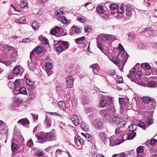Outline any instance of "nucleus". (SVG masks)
<instances>
[{"label": "nucleus", "mask_w": 157, "mask_h": 157, "mask_svg": "<svg viewBox=\"0 0 157 157\" xmlns=\"http://www.w3.org/2000/svg\"><path fill=\"white\" fill-rule=\"evenodd\" d=\"M136 136V133L135 132H132L128 134V137L129 140L133 139L134 137Z\"/></svg>", "instance_id": "42"}, {"label": "nucleus", "mask_w": 157, "mask_h": 157, "mask_svg": "<svg viewBox=\"0 0 157 157\" xmlns=\"http://www.w3.org/2000/svg\"><path fill=\"white\" fill-rule=\"evenodd\" d=\"M17 123L22 125L24 127H27L29 125V121L27 118H25L19 120Z\"/></svg>", "instance_id": "10"}, {"label": "nucleus", "mask_w": 157, "mask_h": 157, "mask_svg": "<svg viewBox=\"0 0 157 157\" xmlns=\"http://www.w3.org/2000/svg\"><path fill=\"white\" fill-rule=\"evenodd\" d=\"M71 120L75 126L78 125L79 123V121L77 116L75 115H73L71 117Z\"/></svg>", "instance_id": "16"}, {"label": "nucleus", "mask_w": 157, "mask_h": 157, "mask_svg": "<svg viewBox=\"0 0 157 157\" xmlns=\"http://www.w3.org/2000/svg\"><path fill=\"white\" fill-rule=\"evenodd\" d=\"M124 136H122L121 137L119 136V138L114 141L113 140L110 139V145L111 146H113L115 145H118L123 142L124 141L127 140V139H124Z\"/></svg>", "instance_id": "6"}, {"label": "nucleus", "mask_w": 157, "mask_h": 157, "mask_svg": "<svg viewBox=\"0 0 157 157\" xmlns=\"http://www.w3.org/2000/svg\"><path fill=\"white\" fill-rule=\"evenodd\" d=\"M72 32H70L69 34L71 35H73L75 34L74 32L77 33H81V29L78 28L75 26H73L72 27Z\"/></svg>", "instance_id": "13"}, {"label": "nucleus", "mask_w": 157, "mask_h": 157, "mask_svg": "<svg viewBox=\"0 0 157 157\" xmlns=\"http://www.w3.org/2000/svg\"><path fill=\"white\" fill-rule=\"evenodd\" d=\"M80 126L82 129L85 131H87L89 130V128L88 125L86 124L85 123L84 121H82L80 124Z\"/></svg>", "instance_id": "30"}, {"label": "nucleus", "mask_w": 157, "mask_h": 157, "mask_svg": "<svg viewBox=\"0 0 157 157\" xmlns=\"http://www.w3.org/2000/svg\"><path fill=\"white\" fill-rule=\"evenodd\" d=\"M87 43V41H85L82 44H80L79 45H78V47L81 48H84L86 47Z\"/></svg>", "instance_id": "51"}, {"label": "nucleus", "mask_w": 157, "mask_h": 157, "mask_svg": "<svg viewBox=\"0 0 157 157\" xmlns=\"http://www.w3.org/2000/svg\"><path fill=\"white\" fill-rule=\"evenodd\" d=\"M124 8L123 6H121L120 8H118L117 10L116 13L117 14L120 13L122 14L124 13ZM116 13V12H115Z\"/></svg>", "instance_id": "40"}, {"label": "nucleus", "mask_w": 157, "mask_h": 157, "mask_svg": "<svg viewBox=\"0 0 157 157\" xmlns=\"http://www.w3.org/2000/svg\"><path fill=\"white\" fill-rule=\"evenodd\" d=\"M128 39L131 42H134L135 40V35L132 33H130L128 36Z\"/></svg>", "instance_id": "39"}, {"label": "nucleus", "mask_w": 157, "mask_h": 157, "mask_svg": "<svg viewBox=\"0 0 157 157\" xmlns=\"http://www.w3.org/2000/svg\"><path fill=\"white\" fill-rule=\"evenodd\" d=\"M0 62L4 64L6 67H7L10 65L11 64V62L7 59H6L5 60L3 59H0Z\"/></svg>", "instance_id": "31"}, {"label": "nucleus", "mask_w": 157, "mask_h": 157, "mask_svg": "<svg viewBox=\"0 0 157 157\" xmlns=\"http://www.w3.org/2000/svg\"><path fill=\"white\" fill-rule=\"evenodd\" d=\"M140 66V64L137 63L135 66L134 67H133L131 70L129 72L131 75H132L134 74L135 73V72H137V71L138 70V67Z\"/></svg>", "instance_id": "26"}, {"label": "nucleus", "mask_w": 157, "mask_h": 157, "mask_svg": "<svg viewBox=\"0 0 157 157\" xmlns=\"http://www.w3.org/2000/svg\"><path fill=\"white\" fill-rule=\"evenodd\" d=\"M144 147L143 146H139L136 149V151L137 154L140 153H142L144 151Z\"/></svg>", "instance_id": "50"}, {"label": "nucleus", "mask_w": 157, "mask_h": 157, "mask_svg": "<svg viewBox=\"0 0 157 157\" xmlns=\"http://www.w3.org/2000/svg\"><path fill=\"white\" fill-rule=\"evenodd\" d=\"M26 83L27 85L30 86H32L34 84V82L30 78H27L26 79Z\"/></svg>", "instance_id": "48"}, {"label": "nucleus", "mask_w": 157, "mask_h": 157, "mask_svg": "<svg viewBox=\"0 0 157 157\" xmlns=\"http://www.w3.org/2000/svg\"><path fill=\"white\" fill-rule=\"evenodd\" d=\"M147 32L148 33V34L150 36L153 35L154 34V30L151 27H150V29H149V30L147 31Z\"/></svg>", "instance_id": "59"}, {"label": "nucleus", "mask_w": 157, "mask_h": 157, "mask_svg": "<svg viewBox=\"0 0 157 157\" xmlns=\"http://www.w3.org/2000/svg\"><path fill=\"white\" fill-rule=\"evenodd\" d=\"M91 26L89 25H86L84 27V31L86 32H90L91 30Z\"/></svg>", "instance_id": "58"}, {"label": "nucleus", "mask_w": 157, "mask_h": 157, "mask_svg": "<svg viewBox=\"0 0 157 157\" xmlns=\"http://www.w3.org/2000/svg\"><path fill=\"white\" fill-rule=\"evenodd\" d=\"M11 148L12 151L16 152L18 149L17 145L16 144L13 143L12 144Z\"/></svg>", "instance_id": "43"}, {"label": "nucleus", "mask_w": 157, "mask_h": 157, "mask_svg": "<svg viewBox=\"0 0 157 157\" xmlns=\"http://www.w3.org/2000/svg\"><path fill=\"white\" fill-rule=\"evenodd\" d=\"M145 121L146 123L148 124L147 126H149V125L151 124L153 122V120L151 118H147V119H145Z\"/></svg>", "instance_id": "55"}, {"label": "nucleus", "mask_w": 157, "mask_h": 157, "mask_svg": "<svg viewBox=\"0 0 157 157\" xmlns=\"http://www.w3.org/2000/svg\"><path fill=\"white\" fill-rule=\"evenodd\" d=\"M48 141H54L56 139V136L55 133L53 132H47Z\"/></svg>", "instance_id": "12"}, {"label": "nucleus", "mask_w": 157, "mask_h": 157, "mask_svg": "<svg viewBox=\"0 0 157 157\" xmlns=\"http://www.w3.org/2000/svg\"><path fill=\"white\" fill-rule=\"evenodd\" d=\"M105 96V99L107 100V101H108V104L109 105H110L113 104L112 101V98L108 96Z\"/></svg>", "instance_id": "46"}, {"label": "nucleus", "mask_w": 157, "mask_h": 157, "mask_svg": "<svg viewBox=\"0 0 157 157\" xmlns=\"http://www.w3.org/2000/svg\"><path fill=\"white\" fill-rule=\"evenodd\" d=\"M124 118H123L122 117L120 118L117 116H115L113 117L112 118V121L114 123L117 124V123H118V122L120 121V119H121V120H123L124 119V120L125 121Z\"/></svg>", "instance_id": "24"}, {"label": "nucleus", "mask_w": 157, "mask_h": 157, "mask_svg": "<svg viewBox=\"0 0 157 157\" xmlns=\"http://www.w3.org/2000/svg\"><path fill=\"white\" fill-rule=\"evenodd\" d=\"M127 154L124 152L121 153L120 154H114L112 157H125L126 155Z\"/></svg>", "instance_id": "45"}, {"label": "nucleus", "mask_w": 157, "mask_h": 157, "mask_svg": "<svg viewBox=\"0 0 157 157\" xmlns=\"http://www.w3.org/2000/svg\"><path fill=\"white\" fill-rule=\"evenodd\" d=\"M32 151L33 152L34 155L38 157H40L43 155V151L37 148L33 147L32 149Z\"/></svg>", "instance_id": "11"}, {"label": "nucleus", "mask_w": 157, "mask_h": 157, "mask_svg": "<svg viewBox=\"0 0 157 157\" xmlns=\"http://www.w3.org/2000/svg\"><path fill=\"white\" fill-rule=\"evenodd\" d=\"M128 56L129 55L124 51L121 53V58L120 59L116 56L112 58H109V59L118 67L121 71H122L124 66L127 60Z\"/></svg>", "instance_id": "1"}, {"label": "nucleus", "mask_w": 157, "mask_h": 157, "mask_svg": "<svg viewBox=\"0 0 157 157\" xmlns=\"http://www.w3.org/2000/svg\"><path fill=\"white\" fill-rule=\"evenodd\" d=\"M57 28L59 29V36H61L67 35V31L66 29H62L59 26L56 27Z\"/></svg>", "instance_id": "19"}, {"label": "nucleus", "mask_w": 157, "mask_h": 157, "mask_svg": "<svg viewBox=\"0 0 157 157\" xmlns=\"http://www.w3.org/2000/svg\"><path fill=\"white\" fill-rule=\"evenodd\" d=\"M155 83L154 81L149 82L148 83V86L149 87H155Z\"/></svg>", "instance_id": "57"}, {"label": "nucleus", "mask_w": 157, "mask_h": 157, "mask_svg": "<svg viewBox=\"0 0 157 157\" xmlns=\"http://www.w3.org/2000/svg\"><path fill=\"white\" fill-rule=\"evenodd\" d=\"M139 69H140L141 70L143 68L144 69H145L147 70H149L151 68L150 65L147 63H142L140 66V65L138 67Z\"/></svg>", "instance_id": "17"}, {"label": "nucleus", "mask_w": 157, "mask_h": 157, "mask_svg": "<svg viewBox=\"0 0 157 157\" xmlns=\"http://www.w3.org/2000/svg\"><path fill=\"white\" fill-rule=\"evenodd\" d=\"M96 10L99 13H102L104 11V10L102 7L101 6H99L97 7L96 8Z\"/></svg>", "instance_id": "47"}, {"label": "nucleus", "mask_w": 157, "mask_h": 157, "mask_svg": "<svg viewBox=\"0 0 157 157\" xmlns=\"http://www.w3.org/2000/svg\"><path fill=\"white\" fill-rule=\"evenodd\" d=\"M99 135L102 139V141L105 143V141L108 139L107 135L103 132H101L99 133Z\"/></svg>", "instance_id": "29"}, {"label": "nucleus", "mask_w": 157, "mask_h": 157, "mask_svg": "<svg viewBox=\"0 0 157 157\" xmlns=\"http://www.w3.org/2000/svg\"><path fill=\"white\" fill-rule=\"evenodd\" d=\"M74 80L72 77L68 75L66 78V85L68 88H71L73 84Z\"/></svg>", "instance_id": "9"}, {"label": "nucleus", "mask_w": 157, "mask_h": 157, "mask_svg": "<svg viewBox=\"0 0 157 157\" xmlns=\"http://www.w3.org/2000/svg\"><path fill=\"white\" fill-rule=\"evenodd\" d=\"M134 12V9L132 6L129 5H127L126 6L125 15L128 19L131 16L132 13Z\"/></svg>", "instance_id": "8"}, {"label": "nucleus", "mask_w": 157, "mask_h": 157, "mask_svg": "<svg viewBox=\"0 0 157 157\" xmlns=\"http://www.w3.org/2000/svg\"><path fill=\"white\" fill-rule=\"evenodd\" d=\"M20 104H21V103L14 102L12 105L10 107V109L13 110L16 109L17 108L19 107Z\"/></svg>", "instance_id": "33"}, {"label": "nucleus", "mask_w": 157, "mask_h": 157, "mask_svg": "<svg viewBox=\"0 0 157 157\" xmlns=\"http://www.w3.org/2000/svg\"><path fill=\"white\" fill-rule=\"evenodd\" d=\"M46 118L44 121V123L47 128H49L51 126L52 119L49 117L46 116Z\"/></svg>", "instance_id": "20"}, {"label": "nucleus", "mask_w": 157, "mask_h": 157, "mask_svg": "<svg viewBox=\"0 0 157 157\" xmlns=\"http://www.w3.org/2000/svg\"><path fill=\"white\" fill-rule=\"evenodd\" d=\"M138 126H139L141 128H142L144 130H145L146 129V126L144 122L141 121H140V122L139 123Z\"/></svg>", "instance_id": "49"}, {"label": "nucleus", "mask_w": 157, "mask_h": 157, "mask_svg": "<svg viewBox=\"0 0 157 157\" xmlns=\"http://www.w3.org/2000/svg\"><path fill=\"white\" fill-rule=\"evenodd\" d=\"M112 35L108 34H101L99 35L97 38V42L104 43L107 42V40H111L112 39Z\"/></svg>", "instance_id": "5"}, {"label": "nucleus", "mask_w": 157, "mask_h": 157, "mask_svg": "<svg viewBox=\"0 0 157 157\" xmlns=\"http://www.w3.org/2000/svg\"><path fill=\"white\" fill-rule=\"evenodd\" d=\"M20 66H15L13 70L10 72V73L8 76L9 79H11L13 78L11 77V75L13 74L14 76H16L19 74L21 71L20 69Z\"/></svg>", "instance_id": "7"}, {"label": "nucleus", "mask_w": 157, "mask_h": 157, "mask_svg": "<svg viewBox=\"0 0 157 157\" xmlns=\"http://www.w3.org/2000/svg\"><path fill=\"white\" fill-rule=\"evenodd\" d=\"M64 50V48L61 45H59V46L57 47L56 48V51L57 52H61Z\"/></svg>", "instance_id": "56"}, {"label": "nucleus", "mask_w": 157, "mask_h": 157, "mask_svg": "<svg viewBox=\"0 0 157 157\" xmlns=\"http://www.w3.org/2000/svg\"><path fill=\"white\" fill-rule=\"evenodd\" d=\"M35 136V137L37 139L38 141L40 143H44L49 141L47 132L43 133L41 132L39 135L36 134Z\"/></svg>", "instance_id": "4"}, {"label": "nucleus", "mask_w": 157, "mask_h": 157, "mask_svg": "<svg viewBox=\"0 0 157 157\" xmlns=\"http://www.w3.org/2000/svg\"><path fill=\"white\" fill-rule=\"evenodd\" d=\"M137 128L138 126L136 124H131L129 127V129L130 131L134 132V131L136 130V129Z\"/></svg>", "instance_id": "37"}, {"label": "nucleus", "mask_w": 157, "mask_h": 157, "mask_svg": "<svg viewBox=\"0 0 157 157\" xmlns=\"http://www.w3.org/2000/svg\"><path fill=\"white\" fill-rule=\"evenodd\" d=\"M85 41H86L85 40V36H82L75 40V43L76 44H78V45L82 44Z\"/></svg>", "instance_id": "23"}, {"label": "nucleus", "mask_w": 157, "mask_h": 157, "mask_svg": "<svg viewBox=\"0 0 157 157\" xmlns=\"http://www.w3.org/2000/svg\"><path fill=\"white\" fill-rule=\"evenodd\" d=\"M63 152V150L58 149L55 152L56 156H58V155H61Z\"/></svg>", "instance_id": "61"}, {"label": "nucleus", "mask_w": 157, "mask_h": 157, "mask_svg": "<svg viewBox=\"0 0 157 157\" xmlns=\"http://www.w3.org/2000/svg\"><path fill=\"white\" fill-rule=\"evenodd\" d=\"M19 93L26 95L27 93V91L26 88L24 87H21L18 90Z\"/></svg>", "instance_id": "34"}, {"label": "nucleus", "mask_w": 157, "mask_h": 157, "mask_svg": "<svg viewBox=\"0 0 157 157\" xmlns=\"http://www.w3.org/2000/svg\"><path fill=\"white\" fill-rule=\"evenodd\" d=\"M45 66L46 67V69H51L53 65L51 63H47L45 64Z\"/></svg>", "instance_id": "60"}, {"label": "nucleus", "mask_w": 157, "mask_h": 157, "mask_svg": "<svg viewBox=\"0 0 157 157\" xmlns=\"http://www.w3.org/2000/svg\"><path fill=\"white\" fill-rule=\"evenodd\" d=\"M34 50L36 54H40L42 52V47L40 46H38Z\"/></svg>", "instance_id": "38"}, {"label": "nucleus", "mask_w": 157, "mask_h": 157, "mask_svg": "<svg viewBox=\"0 0 157 157\" xmlns=\"http://www.w3.org/2000/svg\"><path fill=\"white\" fill-rule=\"evenodd\" d=\"M33 144V142L32 139L30 140L26 143V146L29 147H32Z\"/></svg>", "instance_id": "54"}, {"label": "nucleus", "mask_w": 157, "mask_h": 157, "mask_svg": "<svg viewBox=\"0 0 157 157\" xmlns=\"http://www.w3.org/2000/svg\"><path fill=\"white\" fill-rule=\"evenodd\" d=\"M4 48L6 51H10L11 50H12L13 48V47L8 45H5L4 46Z\"/></svg>", "instance_id": "63"}, {"label": "nucleus", "mask_w": 157, "mask_h": 157, "mask_svg": "<svg viewBox=\"0 0 157 157\" xmlns=\"http://www.w3.org/2000/svg\"><path fill=\"white\" fill-rule=\"evenodd\" d=\"M152 99L149 97H144L143 98V101L144 103H147L151 101Z\"/></svg>", "instance_id": "44"}, {"label": "nucleus", "mask_w": 157, "mask_h": 157, "mask_svg": "<svg viewBox=\"0 0 157 157\" xmlns=\"http://www.w3.org/2000/svg\"><path fill=\"white\" fill-rule=\"evenodd\" d=\"M119 102L122 106L126 105H128V100L127 98H119Z\"/></svg>", "instance_id": "15"}, {"label": "nucleus", "mask_w": 157, "mask_h": 157, "mask_svg": "<svg viewBox=\"0 0 157 157\" xmlns=\"http://www.w3.org/2000/svg\"><path fill=\"white\" fill-rule=\"evenodd\" d=\"M57 26H55L50 30V33L51 35H55L56 36H59V29L57 28H56V27Z\"/></svg>", "instance_id": "22"}, {"label": "nucleus", "mask_w": 157, "mask_h": 157, "mask_svg": "<svg viewBox=\"0 0 157 157\" xmlns=\"http://www.w3.org/2000/svg\"><path fill=\"white\" fill-rule=\"evenodd\" d=\"M141 69H138V70L137 71L136 74H135L134 76L131 75H127L128 78H129L132 81L134 82L137 84H139L141 82Z\"/></svg>", "instance_id": "3"}, {"label": "nucleus", "mask_w": 157, "mask_h": 157, "mask_svg": "<svg viewBox=\"0 0 157 157\" xmlns=\"http://www.w3.org/2000/svg\"><path fill=\"white\" fill-rule=\"evenodd\" d=\"M108 104L107 100L105 99V96H103L102 98L101 101L100 102V105L102 107H104Z\"/></svg>", "instance_id": "25"}, {"label": "nucleus", "mask_w": 157, "mask_h": 157, "mask_svg": "<svg viewBox=\"0 0 157 157\" xmlns=\"http://www.w3.org/2000/svg\"><path fill=\"white\" fill-rule=\"evenodd\" d=\"M58 105L59 108L62 110L65 111L66 110L65 103L63 101H60L58 102Z\"/></svg>", "instance_id": "27"}, {"label": "nucleus", "mask_w": 157, "mask_h": 157, "mask_svg": "<svg viewBox=\"0 0 157 157\" xmlns=\"http://www.w3.org/2000/svg\"><path fill=\"white\" fill-rule=\"evenodd\" d=\"M59 126L60 128L61 129H63L64 131L66 130V126L65 125V123H63L62 122H60Z\"/></svg>", "instance_id": "53"}, {"label": "nucleus", "mask_w": 157, "mask_h": 157, "mask_svg": "<svg viewBox=\"0 0 157 157\" xmlns=\"http://www.w3.org/2000/svg\"><path fill=\"white\" fill-rule=\"evenodd\" d=\"M69 101H71V103L73 106L76 107L77 105V101L75 96L71 97L68 99Z\"/></svg>", "instance_id": "21"}, {"label": "nucleus", "mask_w": 157, "mask_h": 157, "mask_svg": "<svg viewBox=\"0 0 157 157\" xmlns=\"http://www.w3.org/2000/svg\"><path fill=\"white\" fill-rule=\"evenodd\" d=\"M86 111L89 112H94L96 110V109L93 107H89L86 109Z\"/></svg>", "instance_id": "62"}, {"label": "nucleus", "mask_w": 157, "mask_h": 157, "mask_svg": "<svg viewBox=\"0 0 157 157\" xmlns=\"http://www.w3.org/2000/svg\"><path fill=\"white\" fill-rule=\"evenodd\" d=\"M8 86L10 88L13 89V87H15V85H14V82L10 81L8 83Z\"/></svg>", "instance_id": "64"}, {"label": "nucleus", "mask_w": 157, "mask_h": 157, "mask_svg": "<svg viewBox=\"0 0 157 157\" xmlns=\"http://www.w3.org/2000/svg\"><path fill=\"white\" fill-rule=\"evenodd\" d=\"M20 6L22 8H24L26 7H28V3L26 1H25L24 0H22L21 1Z\"/></svg>", "instance_id": "41"}, {"label": "nucleus", "mask_w": 157, "mask_h": 157, "mask_svg": "<svg viewBox=\"0 0 157 157\" xmlns=\"http://www.w3.org/2000/svg\"><path fill=\"white\" fill-rule=\"evenodd\" d=\"M125 123L124 121H119L117 124V126L120 128L121 127H123L125 125Z\"/></svg>", "instance_id": "52"}, {"label": "nucleus", "mask_w": 157, "mask_h": 157, "mask_svg": "<svg viewBox=\"0 0 157 157\" xmlns=\"http://www.w3.org/2000/svg\"><path fill=\"white\" fill-rule=\"evenodd\" d=\"M118 8V5L115 3L111 4L109 6V8L111 10L117 11Z\"/></svg>", "instance_id": "35"}, {"label": "nucleus", "mask_w": 157, "mask_h": 157, "mask_svg": "<svg viewBox=\"0 0 157 157\" xmlns=\"http://www.w3.org/2000/svg\"><path fill=\"white\" fill-rule=\"evenodd\" d=\"M32 26L34 30L35 31L39 28L40 26L39 24L37 21H35L33 23Z\"/></svg>", "instance_id": "32"}, {"label": "nucleus", "mask_w": 157, "mask_h": 157, "mask_svg": "<svg viewBox=\"0 0 157 157\" xmlns=\"http://www.w3.org/2000/svg\"><path fill=\"white\" fill-rule=\"evenodd\" d=\"M28 66L29 69L30 70H32L36 67V65L34 62L32 61V59L28 60Z\"/></svg>", "instance_id": "18"}, {"label": "nucleus", "mask_w": 157, "mask_h": 157, "mask_svg": "<svg viewBox=\"0 0 157 157\" xmlns=\"http://www.w3.org/2000/svg\"><path fill=\"white\" fill-rule=\"evenodd\" d=\"M59 45H62L65 50L67 49L69 47V43L67 41L59 40L58 41Z\"/></svg>", "instance_id": "14"}, {"label": "nucleus", "mask_w": 157, "mask_h": 157, "mask_svg": "<svg viewBox=\"0 0 157 157\" xmlns=\"http://www.w3.org/2000/svg\"><path fill=\"white\" fill-rule=\"evenodd\" d=\"M116 110L113 106H111L106 110H103L100 112V113L103 118L108 120L111 118L112 115L115 114Z\"/></svg>", "instance_id": "2"}, {"label": "nucleus", "mask_w": 157, "mask_h": 157, "mask_svg": "<svg viewBox=\"0 0 157 157\" xmlns=\"http://www.w3.org/2000/svg\"><path fill=\"white\" fill-rule=\"evenodd\" d=\"M26 18L24 17H21L16 20V22L20 24H23L26 23Z\"/></svg>", "instance_id": "28"}, {"label": "nucleus", "mask_w": 157, "mask_h": 157, "mask_svg": "<svg viewBox=\"0 0 157 157\" xmlns=\"http://www.w3.org/2000/svg\"><path fill=\"white\" fill-rule=\"evenodd\" d=\"M121 130L120 129V128L119 127H117L116 128L115 131V136H118L119 137H121L122 136H124V137L125 136V135H123L122 136L121 135Z\"/></svg>", "instance_id": "36"}]
</instances>
